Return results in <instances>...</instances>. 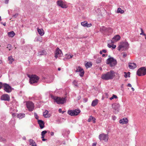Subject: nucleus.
<instances>
[{
  "label": "nucleus",
  "mask_w": 146,
  "mask_h": 146,
  "mask_svg": "<svg viewBox=\"0 0 146 146\" xmlns=\"http://www.w3.org/2000/svg\"><path fill=\"white\" fill-rule=\"evenodd\" d=\"M22 138L23 140H26V137L25 136L23 137Z\"/></svg>",
  "instance_id": "nucleus-61"
},
{
  "label": "nucleus",
  "mask_w": 146,
  "mask_h": 146,
  "mask_svg": "<svg viewBox=\"0 0 146 146\" xmlns=\"http://www.w3.org/2000/svg\"><path fill=\"white\" fill-rule=\"evenodd\" d=\"M111 29V28H107L105 27L102 26L100 28V31L102 32H106L107 31H108V30Z\"/></svg>",
  "instance_id": "nucleus-21"
},
{
  "label": "nucleus",
  "mask_w": 146,
  "mask_h": 146,
  "mask_svg": "<svg viewBox=\"0 0 146 146\" xmlns=\"http://www.w3.org/2000/svg\"><path fill=\"white\" fill-rule=\"evenodd\" d=\"M81 25L83 27H90L92 25L91 23L88 24L87 22L86 21L81 22Z\"/></svg>",
  "instance_id": "nucleus-17"
},
{
  "label": "nucleus",
  "mask_w": 146,
  "mask_h": 146,
  "mask_svg": "<svg viewBox=\"0 0 146 146\" xmlns=\"http://www.w3.org/2000/svg\"><path fill=\"white\" fill-rule=\"evenodd\" d=\"M58 111L59 113H61L62 112V109L61 108H60L59 109Z\"/></svg>",
  "instance_id": "nucleus-58"
},
{
  "label": "nucleus",
  "mask_w": 146,
  "mask_h": 146,
  "mask_svg": "<svg viewBox=\"0 0 146 146\" xmlns=\"http://www.w3.org/2000/svg\"><path fill=\"white\" fill-rule=\"evenodd\" d=\"M51 97L53 99L55 102H56L58 104H63L66 102V98H61L60 97L54 96L51 95Z\"/></svg>",
  "instance_id": "nucleus-3"
},
{
  "label": "nucleus",
  "mask_w": 146,
  "mask_h": 146,
  "mask_svg": "<svg viewBox=\"0 0 146 146\" xmlns=\"http://www.w3.org/2000/svg\"><path fill=\"white\" fill-rule=\"evenodd\" d=\"M96 143H93L92 146H96Z\"/></svg>",
  "instance_id": "nucleus-56"
},
{
  "label": "nucleus",
  "mask_w": 146,
  "mask_h": 146,
  "mask_svg": "<svg viewBox=\"0 0 146 146\" xmlns=\"http://www.w3.org/2000/svg\"><path fill=\"white\" fill-rule=\"evenodd\" d=\"M28 77H29V79H30V77L31 76V75H27Z\"/></svg>",
  "instance_id": "nucleus-63"
},
{
  "label": "nucleus",
  "mask_w": 146,
  "mask_h": 146,
  "mask_svg": "<svg viewBox=\"0 0 146 146\" xmlns=\"http://www.w3.org/2000/svg\"><path fill=\"white\" fill-rule=\"evenodd\" d=\"M102 58H98L96 60V63L97 64L100 63L101 62Z\"/></svg>",
  "instance_id": "nucleus-37"
},
{
  "label": "nucleus",
  "mask_w": 146,
  "mask_h": 146,
  "mask_svg": "<svg viewBox=\"0 0 146 146\" xmlns=\"http://www.w3.org/2000/svg\"><path fill=\"white\" fill-rule=\"evenodd\" d=\"M48 111L47 110H46L45 112H44L43 113V115L45 117H50L49 116L47 115L48 114Z\"/></svg>",
  "instance_id": "nucleus-32"
},
{
  "label": "nucleus",
  "mask_w": 146,
  "mask_h": 146,
  "mask_svg": "<svg viewBox=\"0 0 146 146\" xmlns=\"http://www.w3.org/2000/svg\"><path fill=\"white\" fill-rule=\"evenodd\" d=\"M112 49H113L115 48L116 47V46L114 44H112Z\"/></svg>",
  "instance_id": "nucleus-46"
},
{
  "label": "nucleus",
  "mask_w": 146,
  "mask_h": 146,
  "mask_svg": "<svg viewBox=\"0 0 146 146\" xmlns=\"http://www.w3.org/2000/svg\"><path fill=\"white\" fill-rule=\"evenodd\" d=\"M117 13H120L121 14H123L124 13V11L122 10L121 8H119L117 9Z\"/></svg>",
  "instance_id": "nucleus-34"
},
{
  "label": "nucleus",
  "mask_w": 146,
  "mask_h": 146,
  "mask_svg": "<svg viewBox=\"0 0 146 146\" xmlns=\"http://www.w3.org/2000/svg\"><path fill=\"white\" fill-rule=\"evenodd\" d=\"M8 35L9 37H12L15 35V33L13 31H11L8 33Z\"/></svg>",
  "instance_id": "nucleus-28"
},
{
  "label": "nucleus",
  "mask_w": 146,
  "mask_h": 146,
  "mask_svg": "<svg viewBox=\"0 0 146 146\" xmlns=\"http://www.w3.org/2000/svg\"><path fill=\"white\" fill-rule=\"evenodd\" d=\"M1 99L2 100L9 101L10 100V97L7 94H3L1 96Z\"/></svg>",
  "instance_id": "nucleus-14"
},
{
  "label": "nucleus",
  "mask_w": 146,
  "mask_h": 146,
  "mask_svg": "<svg viewBox=\"0 0 146 146\" xmlns=\"http://www.w3.org/2000/svg\"><path fill=\"white\" fill-rule=\"evenodd\" d=\"M92 63L91 62H88L85 64V66L86 68H88L91 67Z\"/></svg>",
  "instance_id": "nucleus-30"
},
{
  "label": "nucleus",
  "mask_w": 146,
  "mask_h": 146,
  "mask_svg": "<svg viewBox=\"0 0 146 146\" xmlns=\"http://www.w3.org/2000/svg\"><path fill=\"white\" fill-rule=\"evenodd\" d=\"M73 56V55H71L70 56V57H67L66 58H64L63 60H66L67 59H69L70 58H72Z\"/></svg>",
  "instance_id": "nucleus-38"
},
{
  "label": "nucleus",
  "mask_w": 146,
  "mask_h": 146,
  "mask_svg": "<svg viewBox=\"0 0 146 146\" xmlns=\"http://www.w3.org/2000/svg\"><path fill=\"white\" fill-rule=\"evenodd\" d=\"M8 60H9L10 61L9 62V64H12L13 61L14 60L12 56H11L8 57Z\"/></svg>",
  "instance_id": "nucleus-33"
},
{
  "label": "nucleus",
  "mask_w": 146,
  "mask_h": 146,
  "mask_svg": "<svg viewBox=\"0 0 146 146\" xmlns=\"http://www.w3.org/2000/svg\"><path fill=\"white\" fill-rule=\"evenodd\" d=\"M3 87V83L2 82H0V89H1Z\"/></svg>",
  "instance_id": "nucleus-43"
},
{
  "label": "nucleus",
  "mask_w": 146,
  "mask_h": 146,
  "mask_svg": "<svg viewBox=\"0 0 146 146\" xmlns=\"http://www.w3.org/2000/svg\"><path fill=\"white\" fill-rule=\"evenodd\" d=\"M110 57V56H109ZM106 63L109 64L111 67H113L115 66L117 64L116 60L113 57H110L106 60Z\"/></svg>",
  "instance_id": "nucleus-4"
},
{
  "label": "nucleus",
  "mask_w": 146,
  "mask_h": 146,
  "mask_svg": "<svg viewBox=\"0 0 146 146\" xmlns=\"http://www.w3.org/2000/svg\"><path fill=\"white\" fill-rule=\"evenodd\" d=\"M54 57L56 58L62 56L63 55V53L61 50L59 49V48L57 47L55 52Z\"/></svg>",
  "instance_id": "nucleus-11"
},
{
  "label": "nucleus",
  "mask_w": 146,
  "mask_h": 146,
  "mask_svg": "<svg viewBox=\"0 0 146 146\" xmlns=\"http://www.w3.org/2000/svg\"><path fill=\"white\" fill-rule=\"evenodd\" d=\"M9 0H5V4H8V3Z\"/></svg>",
  "instance_id": "nucleus-52"
},
{
  "label": "nucleus",
  "mask_w": 146,
  "mask_h": 146,
  "mask_svg": "<svg viewBox=\"0 0 146 146\" xmlns=\"http://www.w3.org/2000/svg\"><path fill=\"white\" fill-rule=\"evenodd\" d=\"M129 44L127 42H123L121 45H119L117 47V49L120 51L125 50L129 48Z\"/></svg>",
  "instance_id": "nucleus-5"
},
{
  "label": "nucleus",
  "mask_w": 146,
  "mask_h": 146,
  "mask_svg": "<svg viewBox=\"0 0 146 146\" xmlns=\"http://www.w3.org/2000/svg\"><path fill=\"white\" fill-rule=\"evenodd\" d=\"M91 120H92L93 121V123H96V119L95 117H92V116H90L88 120V122H90L91 121Z\"/></svg>",
  "instance_id": "nucleus-26"
},
{
  "label": "nucleus",
  "mask_w": 146,
  "mask_h": 146,
  "mask_svg": "<svg viewBox=\"0 0 146 146\" xmlns=\"http://www.w3.org/2000/svg\"><path fill=\"white\" fill-rule=\"evenodd\" d=\"M124 74H125L124 76L125 78H127V77H130V72H124Z\"/></svg>",
  "instance_id": "nucleus-31"
},
{
  "label": "nucleus",
  "mask_w": 146,
  "mask_h": 146,
  "mask_svg": "<svg viewBox=\"0 0 146 146\" xmlns=\"http://www.w3.org/2000/svg\"><path fill=\"white\" fill-rule=\"evenodd\" d=\"M69 133L70 131H66L65 130H64L62 131V134L65 137H68Z\"/></svg>",
  "instance_id": "nucleus-20"
},
{
  "label": "nucleus",
  "mask_w": 146,
  "mask_h": 146,
  "mask_svg": "<svg viewBox=\"0 0 146 146\" xmlns=\"http://www.w3.org/2000/svg\"><path fill=\"white\" fill-rule=\"evenodd\" d=\"M102 52H102V51L101 50L100 52V54H102Z\"/></svg>",
  "instance_id": "nucleus-62"
},
{
  "label": "nucleus",
  "mask_w": 146,
  "mask_h": 146,
  "mask_svg": "<svg viewBox=\"0 0 146 146\" xmlns=\"http://www.w3.org/2000/svg\"><path fill=\"white\" fill-rule=\"evenodd\" d=\"M99 138L100 141L104 140L105 142H107L108 140V134H101L99 135Z\"/></svg>",
  "instance_id": "nucleus-9"
},
{
  "label": "nucleus",
  "mask_w": 146,
  "mask_h": 146,
  "mask_svg": "<svg viewBox=\"0 0 146 146\" xmlns=\"http://www.w3.org/2000/svg\"><path fill=\"white\" fill-rule=\"evenodd\" d=\"M18 15V13H16L14 15H13V17L14 18H16V17H17Z\"/></svg>",
  "instance_id": "nucleus-44"
},
{
  "label": "nucleus",
  "mask_w": 146,
  "mask_h": 146,
  "mask_svg": "<svg viewBox=\"0 0 146 146\" xmlns=\"http://www.w3.org/2000/svg\"><path fill=\"white\" fill-rule=\"evenodd\" d=\"M3 90L7 93L11 92L12 90H14V88L7 83H3Z\"/></svg>",
  "instance_id": "nucleus-8"
},
{
  "label": "nucleus",
  "mask_w": 146,
  "mask_h": 146,
  "mask_svg": "<svg viewBox=\"0 0 146 146\" xmlns=\"http://www.w3.org/2000/svg\"><path fill=\"white\" fill-rule=\"evenodd\" d=\"M115 72L113 70H111L109 72L102 75L101 78L105 80H112L115 76Z\"/></svg>",
  "instance_id": "nucleus-1"
},
{
  "label": "nucleus",
  "mask_w": 146,
  "mask_h": 146,
  "mask_svg": "<svg viewBox=\"0 0 146 146\" xmlns=\"http://www.w3.org/2000/svg\"><path fill=\"white\" fill-rule=\"evenodd\" d=\"M41 129H43L44 127V123L42 120L38 119L37 121Z\"/></svg>",
  "instance_id": "nucleus-16"
},
{
  "label": "nucleus",
  "mask_w": 146,
  "mask_h": 146,
  "mask_svg": "<svg viewBox=\"0 0 146 146\" xmlns=\"http://www.w3.org/2000/svg\"><path fill=\"white\" fill-rule=\"evenodd\" d=\"M38 32L39 34L41 36L43 35L44 34V31L42 29H39L37 28Z\"/></svg>",
  "instance_id": "nucleus-22"
},
{
  "label": "nucleus",
  "mask_w": 146,
  "mask_h": 146,
  "mask_svg": "<svg viewBox=\"0 0 146 146\" xmlns=\"http://www.w3.org/2000/svg\"><path fill=\"white\" fill-rule=\"evenodd\" d=\"M12 116L13 117H14L16 116V114L15 113H13L12 114Z\"/></svg>",
  "instance_id": "nucleus-51"
},
{
  "label": "nucleus",
  "mask_w": 146,
  "mask_h": 146,
  "mask_svg": "<svg viewBox=\"0 0 146 146\" xmlns=\"http://www.w3.org/2000/svg\"><path fill=\"white\" fill-rule=\"evenodd\" d=\"M108 46L109 48H111V47H112V46L111 45H110L109 44H108Z\"/></svg>",
  "instance_id": "nucleus-53"
},
{
  "label": "nucleus",
  "mask_w": 146,
  "mask_h": 146,
  "mask_svg": "<svg viewBox=\"0 0 146 146\" xmlns=\"http://www.w3.org/2000/svg\"><path fill=\"white\" fill-rule=\"evenodd\" d=\"M54 135V133L53 132H51L50 133V135L51 136H53Z\"/></svg>",
  "instance_id": "nucleus-57"
},
{
  "label": "nucleus",
  "mask_w": 146,
  "mask_h": 146,
  "mask_svg": "<svg viewBox=\"0 0 146 146\" xmlns=\"http://www.w3.org/2000/svg\"><path fill=\"white\" fill-rule=\"evenodd\" d=\"M87 101H88V99L87 98H85L84 99V102H87Z\"/></svg>",
  "instance_id": "nucleus-48"
},
{
  "label": "nucleus",
  "mask_w": 146,
  "mask_h": 146,
  "mask_svg": "<svg viewBox=\"0 0 146 146\" xmlns=\"http://www.w3.org/2000/svg\"><path fill=\"white\" fill-rule=\"evenodd\" d=\"M102 51L104 53H106L107 52V50L105 49H103Z\"/></svg>",
  "instance_id": "nucleus-50"
},
{
  "label": "nucleus",
  "mask_w": 146,
  "mask_h": 146,
  "mask_svg": "<svg viewBox=\"0 0 146 146\" xmlns=\"http://www.w3.org/2000/svg\"><path fill=\"white\" fill-rule=\"evenodd\" d=\"M70 55H68L67 54H66V55H65V56H67V57H70Z\"/></svg>",
  "instance_id": "nucleus-60"
},
{
  "label": "nucleus",
  "mask_w": 146,
  "mask_h": 146,
  "mask_svg": "<svg viewBox=\"0 0 146 146\" xmlns=\"http://www.w3.org/2000/svg\"><path fill=\"white\" fill-rule=\"evenodd\" d=\"M66 112L65 111H62V114H63L64 113V112Z\"/></svg>",
  "instance_id": "nucleus-64"
},
{
  "label": "nucleus",
  "mask_w": 146,
  "mask_h": 146,
  "mask_svg": "<svg viewBox=\"0 0 146 146\" xmlns=\"http://www.w3.org/2000/svg\"><path fill=\"white\" fill-rule=\"evenodd\" d=\"M122 53L123 54V58H125L127 56V54L125 52H123Z\"/></svg>",
  "instance_id": "nucleus-45"
},
{
  "label": "nucleus",
  "mask_w": 146,
  "mask_h": 146,
  "mask_svg": "<svg viewBox=\"0 0 146 146\" xmlns=\"http://www.w3.org/2000/svg\"><path fill=\"white\" fill-rule=\"evenodd\" d=\"M127 86L130 87L132 86L131 84L130 83H129L127 84Z\"/></svg>",
  "instance_id": "nucleus-54"
},
{
  "label": "nucleus",
  "mask_w": 146,
  "mask_h": 146,
  "mask_svg": "<svg viewBox=\"0 0 146 146\" xmlns=\"http://www.w3.org/2000/svg\"><path fill=\"white\" fill-rule=\"evenodd\" d=\"M136 74L139 76L145 75L146 74V68L145 67L140 68L137 71Z\"/></svg>",
  "instance_id": "nucleus-6"
},
{
  "label": "nucleus",
  "mask_w": 146,
  "mask_h": 146,
  "mask_svg": "<svg viewBox=\"0 0 146 146\" xmlns=\"http://www.w3.org/2000/svg\"><path fill=\"white\" fill-rule=\"evenodd\" d=\"M76 72H80V73L79 74V75L82 77L83 76L84 73L83 69L81 68L80 66H79L77 68Z\"/></svg>",
  "instance_id": "nucleus-13"
},
{
  "label": "nucleus",
  "mask_w": 146,
  "mask_h": 146,
  "mask_svg": "<svg viewBox=\"0 0 146 146\" xmlns=\"http://www.w3.org/2000/svg\"><path fill=\"white\" fill-rule=\"evenodd\" d=\"M128 120L126 118H124L119 121V123L122 124H126L128 123Z\"/></svg>",
  "instance_id": "nucleus-18"
},
{
  "label": "nucleus",
  "mask_w": 146,
  "mask_h": 146,
  "mask_svg": "<svg viewBox=\"0 0 146 146\" xmlns=\"http://www.w3.org/2000/svg\"><path fill=\"white\" fill-rule=\"evenodd\" d=\"M120 107V105L119 104L115 103L112 104V108L115 110V113H117L119 112Z\"/></svg>",
  "instance_id": "nucleus-12"
},
{
  "label": "nucleus",
  "mask_w": 146,
  "mask_h": 146,
  "mask_svg": "<svg viewBox=\"0 0 146 146\" xmlns=\"http://www.w3.org/2000/svg\"><path fill=\"white\" fill-rule=\"evenodd\" d=\"M47 133V131L46 130H44L42 131L41 133V135L42 136V137H43V136H44L45 134Z\"/></svg>",
  "instance_id": "nucleus-36"
},
{
  "label": "nucleus",
  "mask_w": 146,
  "mask_h": 146,
  "mask_svg": "<svg viewBox=\"0 0 146 146\" xmlns=\"http://www.w3.org/2000/svg\"><path fill=\"white\" fill-rule=\"evenodd\" d=\"M11 45L10 44H9L7 46V48L9 49V50H11Z\"/></svg>",
  "instance_id": "nucleus-42"
},
{
  "label": "nucleus",
  "mask_w": 146,
  "mask_h": 146,
  "mask_svg": "<svg viewBox=\"0 0 146 146\" xmlns=\"http://www.w3.org/2000/svg\"><path fill=\"white\" fill-rule=\"evenodd\" d=\"M25 117V114L24 113H20L18 114L17 115V117L19 119H22Z\"/></svg>",
  "instance_id": "nucleus-29"
},
{
  "label": "nucleus",
  "mask_w": 146,
  "mask_h": 146,
  "mask_svg": "<svg viewBox=\"0 0 146 146\" xmlns=\"http://www.w3.org/2000/svg\"><path fill=\"white\" fill-rule=\"evenodd\" d=\"M30 145H31V146H37L35 142L32 139H30L29 140Z\"/></svg>",
  "instance_id": "nucleus-25"
},
{
  "label": "nucleus",
  "mask_w": 146,
  "mask_h": 146,
  "mask_svg": "<svg viewBox=\"0 0 146 146\" xmlns=\"http://www.w3.org/2000/svg\"><path fill=\"white\" fill-rule=\"evenodd\" d=\"M121 38V37L119 35H116L114 36L112 38L113 40H114L115 41H117L119 40Z\"/></svg>",
  "instance_id": "nucleus-23"
},
{
  "label": "nucleus",
  "mask_w": 146,
  "mask_h": 146,
  "mask_svg": "<svg viewBox=\"0 0 146 146\" xmlns=\"http://www.w3.org/2000/svg\"><path fill=\"white\" fill-rule=\"evenodd\" d=\"M80 110L79 109H76L75 110H69L68 111V113L71 116L77 115L80 112Z\"/></svg>",
  "instance_id": "nucleus-7"
},
{
  "label": "nucleus",
  "mask_w": 146,
  "mask_h": 146,
  "mask_svg": "<svg viewBox=\"0 0 146 146\" xmlns=\"http://www.w3.org/2000/svg\"><path fill=\"white\" fill-rule=\"evenodd\" d=\"M140 29L141 30V33H140V35H143L144 36H146V34L144 33L143 29L141 28H140Z\"/></svg>",
  "instance_id": "nucleus-40"
},
{
  "label": "nucleus",
  "mask_w": 146,
  "mask_h": 146,
  "mask_svg": "<svg viewBox=\"0 0 146 146\" xmlns=\"http://www.w3.org/2000/svg\"><path fill=\"white\" fill-rule=\"evenodd\" d=\"M44 136H43L42 137V136L41 138H42V140L43 141H45L46 140V139L44 138Z\"/></svg>",
  "instance_id": "nucleus-47"
},
{
  "label": "nucleus",
  "mask_w": 146,
  "mask_h": 146,
  "mask_svg": "<svg viewBox=\"0 0 146 146\" xmlns=\"http://www.w3.org/2000/svg\"><path fill=\"white\" fill-rule=\"evenodd\" d=\"M38 55L40 56L46 55L47 53L45 50H42L39 51L38 53Z\"/></svg>",
  "instance_id": "nucleus-24"
},
{
  "label": "nucleus",
  "mask_w": 146,
  "mask_h": 146,
  "mask_svg": "<svg viewBox=\"0 0 146 146\" xmlns=\"http://www.w3.org/2000/svg\"><path fill=\"white\" fill-rule=\"evenodd\" d=\"M27 108L30 111H32L34 108V105L33 103L31 101L27 102L26 104Z\"/></svg>",
  "instance_id": "nucleus-10"
},
{
  "label": "nucleus",
  "mask_w": 146,
  "mask_h": 146,
  "mask_svg": "<svg viewBox=\"0 0 146 146\" xmlns=\"http://www.w3.org/2000/svg\"><path fill=\"white\" fill-rule=\"evenodd\" d=\"M98 100L97 99H95L93 100L92 103V106H96L98 104Z\"/></svg>",
  "instance_id": "nucleus-27"
},
{
  "label": "nucleus",
  "mask_w": 146,
  "mask_h": 146,
  "mask_svg": "<svg viewBox=\"0 0 146 146\" xmlns=\"http://www.w3.org/2000/svg\"><path fill=\"white\" fill-rule=\"evenodd\" d=\"M39 77L35 74H32L30 77L29 82L31 85L36 86L38 85Z\"/></svg>",
  "instance_id": "nucleus-2"
},
{
  "label": "nucleus",
  "mask_w": 146,
  "mask_h": 146,
  "mask_svg": "<svg viewBox=\"0 0 146 146\" xmlns=\"http://www.w3.org/2000/svg\"><path fill=\"white\" fill-rule=\"evenodd\" d=\"M34 115L35 118L38 120V116L37 114L36 113H34Z\"/></svg>",
  "instance_id": "nucleus-41"
},
{
  "label": "nucleus",
  "mask_w": 146,
  "mask_h": 146,
  "mask_svg": "<svg viewBox=\"0 0 146 146\" xmlns=\"http://www.w3.org/2000/svg\"><path fill=\"white\" fill-rule=\"evenodd\" d=\"M129 67L131 69H133L137 67V65L135 63H129Z\"/></svg>",
  "instance_id": "nucleus-19"
},
{
  "label": "nucleus",
  "mask_w": 146,
  "mask_h": 146,
  "mask_svg": "<svg viewBox=\"0 0 146 146\" xmlns=\"http://www.w3.org/2000/svg\"><path fill=\"white\" fill-rule=\"evenodd\" d=\"M73 84L74 85V86L76 87H78V83L77 81L76 80H74L73 82Z\"/></svg>",
  "instance_id": "nucleus-39"
},
{
  "label": "nucleus",
  "mask_w": 146,
  "mask_h": 146,
  "mask_svg": "<svg viewBox=\"0 0 146 146\" xmlns=\"http://www.w3.org/2000/svg\"><path fill=\"white\" fill-rule=\"evenodd\" d=\"M107 56V54H103L102 55V57H104L105 56Z\"/></svg>",
  "instance_id": "nucleus-59"
},
{
  "label": "nucleus",
  "mask_w": 146,
  "mask_h": 146,
  "mask_svg": "<svg viewBox=\"0 0 146 146\" xmlns=\"http://www.w3.org/2000/svg\"><path fill=\"white\" fill-rule=\"evenodd\" d=\"M1 23L3 25L5 26H6V23L5 22L4 23H3V22H1Z\"/></svg>",
  "instance_id": "nucleus-55"
},
{
  "label": "nucleus",
  "mask_w": 146,
  "mask_h": 146,
  "mask_svg": "<svg viewBox=\"0 0 146 146\" xmlns=\"http://www.w3.org/2000/svg\"><path fill=\"white\" fill-rule=\"evenodd\" d=\"M57 4L60 7L62 8H66V5L63 3V2L61 0H59L57 1Z\"/></svg>",
  "instance_id": "nucleus-15"
},
{
  "label": "nucleus",
  "mask_w": 146,
  "mask_h": 146,
  "mask_svg": "<svg viewBox=\"0 0 146 146\" xmlns=\"http://www.w3.org/2000/svg\"><path fill=\"white\" fill-rule=\"evenodd\" d=\"M117 98V96L114 95L113 94L112 96L110 98V100H112V99H113L114 98L116 99Z\"/></svg>",
  "instance_id": "nucleus-35"
},
{
  "label": "nucleus",
  "mask_w": 146,
  "mask_h": 146,
  "mask_svg": "<svg viewBox=\"0 0 146 146\" xmlns=\"http://www.w3.org/2000/svg\"><path fill=\"white\" fill-rule=\"evenodd\" d=\"M112 118L113 120H115L116 118V117L115 116H112Z\"/></svg>",
  "instance_id": "nucleus-49"
}]
</instances>
